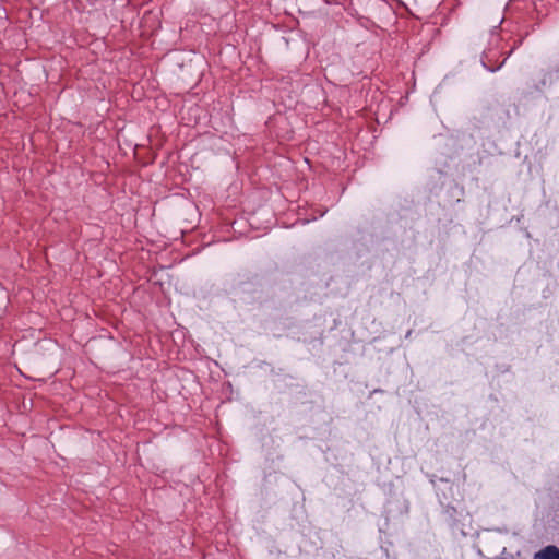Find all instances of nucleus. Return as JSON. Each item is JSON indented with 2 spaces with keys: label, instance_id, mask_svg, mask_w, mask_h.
Listing matches in <instances>:
<instances>
[{
  "label": "nucleus",
  "instance_id": "nucleus-1",
  "mask_svg": "<svg viewBox=\"0 0 559 559\" xmlns=\"http://www.w3.org/2000/svg\"><path fill=\"white\" fill-rule=\"evenodd\" d=\"M535 559H559V549L555 546H548L535 555Z\"/></svg>",
  "mask_w": 559,
  "mask_h": 559
}]
</instances>
